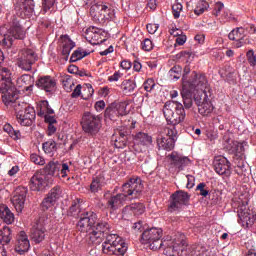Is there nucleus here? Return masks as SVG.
Here are the masks:
<instances>
[{
	"mask_svg": "<svg viewBox=\"0 0 256 256\" xmlns=\"http://www.w3.org/2000/svg\"><path fill=\"white\" fill-rule=\"evenodd\" d=\"M3 130L8 133V135L10 137H12V139H21L22 137V133L19 129H15L13 127V125H10V123H5V125L3 126Z\"/></svg>",
	"mask_w": 256,
	"mask_h": 256,
	"instance_id": "nucleus-36",
	"label": "nucleus"
},
{
	"mask_svg": "<svg viewBox=\"0 0 256 256\" xmlns=\"http://www.w3.org/2000/svg\"><path fill=\"white\" fill-rule=\"evenodd\" d=\"M49 184V176L42 172H36L30 180L31 190H43Z\"/></svg>",
	"mask_w": 256,
	"mask_h": 256,
	"instance_id": "nucleus-21",
	"label": "nucleus"
},
{
	"mask_svg": "<svg viewBox=\"0 0 256 256\" xmlns=\"http://www.w3.org/2000/svg\"><path fill=\"white\" fill-rule=\"evenodd\" d=\"M189 243L185 233L177 231L172 237V245L165 246L166 256H187V247Z\"/></svg>",
	"mask_w": 256,
	"mask_h": 256,
	"instance_id": "nucleus-8",
	"label": "nucleus"
},
{
	"mask_svg": "<svg viewBox=\"0 0 256 256\" xmlns=\"http://www.w3.org/2000/svg\"><path fill=\"white\" fill-rule=\"evenodd\" d=\"M86 56H89V52H86L82 48H78L71 55L70 62H78V60H83Z\"/></svg>",
	"mask_w": 256,
	"mask_h": 256,
	"instance_id": "nucleus-41",
	"label": "nucleus"
},
{
	"mask_svg": "<svg viewBox=\"0 0 256 256\" xmlns=\"http://www.w3.org/2000/svg\"><path fill=\"white\" fill-rule=\"evenodd\" d=\"M24 108L22 111V125L29 127L33 125L36 119V111L34 107H30L27 103H24Z\"/></svg>",
	"mask_w": 256,
	"mask_h": 256,
	"instance_id": "nucleus-25",
	"label": "nucleus"
},
{
	"mask_svg": "<svg viewBox=\"0 0 256 256\" xmlns=\"http://www.w3.org/2000/svg\"><path fill=\"white\" fill-rule=\"evenodd\" d=\"M93 94L94 88L92 84H86L83 88L82 99H84V101H88V99H91V97H93Z\"/></svg>",
	"mask_w": 256,
	"mask_h": 256,
	"instance_id": "nucleus-46",
	"label": "nucleus"
},
{
	"mask_svg": "<svg viewBox=\"0 0 256 256\" xmlns=\"http://www.w3.org/2000/svg\"><path fill=\"white\" fill-rule=\"evenodd\" d=\"M182 9L183 5L181 3H176L172 6V13L174 15V19H179Z\"/></svg>",
	"mask_w": 256,
	"mask_h": 256,
	"instance_id": "nucleus-49",
	"label": "nucleus"
},
{
	"mask_svg": "<svg viewBox=\"0 0 256 256\" xmlns=\"http://www.w3.org/2000/svg\"><path fill=\"white\" fill-rule=\"evenodd\" d=\"M187 41V35H182V30L179 29V35L176 37V43L177 45H184Z\"/></svg>",
	"mask_w": 256,
	"mask_h": 256,
	"instance_id": "nucleus-56",
	"label": "nucleus"
},
{
	"mask_svg": "<svg viewBox=\"0 0 256 256\" xmlns=\"http://www.w3.org/2000/svg\"><path fill=\"white\" fill-rule=\"evenodd\" d=\"M145 211V205L143 203H133L132 205H127L122 211V217L124 219H129L133 215H143Z\"/></svg>",
	"mask_w": 256,
	"mask_h": 256,
	"instance_id": "nucleus-24",
	"label": "nucleus"
},
{
	"mask_svg": "<svg viewBox=\"0 0 256 256\" xmlns=\"http://www.w3.org/2000/svg\"><path fill=\"white\" fill-rule=\"evenodd\" d=\"M195 40L198 41V43H204L205 42L204 33H197V35H195Z\"/></svg>",
	"mask_w": 256,
	"mask_h": 256,
	"instance_id": "nucleus-64",
	"label": "nucleus"
},
{
	"mask_svg": "<svg viewBox=\"0 0 256 256\" xmlns=\"http://www.w3.org/2000/svg\"><path fill=\"white\" fill-rule=\"evenodd\" d=\"M82 92V84H77L76 88H74L73 92L71 93L72 99H77V97H80Z\"/></svg>",
	"mask_w": 256,
	"mask_h": 256,
	"instance_id": "nucleus-55",
	"label": "nucleus"
},
{
	"mask_svg": "<svg viewBox=\"0 0 256 256\" xmlns=\"http://www.w3.org/2000/svg\"><path fill=\"white\" fill-rule=\"evenodd\" d=\"M105 107H106L105 101H97L95 103V109L98 112L103 111L105 109Z\"/></svg>",
	"mask_w": 256,
	"mask_h": 256,
	"instance_id": "nucleus-61",
	"label": "nucleus"
},
{
	"mask_svg": "<svg viewBox=\"0 0 256 256\" xmlns=\"http://www.w3.org/2000/svg\"><path fill=\"white\" fill-rule=\"evenodd\" d=\"M12 237L13 235L10 227L5 225L3 229H0V243H2L3 247H5V244L10 243Z\"/></svg>",
	"mask_w": 256,
	"mask_h": 256,
	"instance_id": "nucleus-34",
	"label": "nucleus"
},
{
	"mask_svg": "<svg viewBox=\"0 0 256 256\" xmlns=\"http://www.w3.org/2000/svg\"><path fill=\"white\" fill-rule=\"evenodd\" d=\"M37 60L38 56L35 54L34 50H22L19 54L17 65L22 70L29 72L32 70V66L35 64V62H37Z\"/></svg>",
	"mask_w": 256,
	"mask_h": 256,
	"instance_id": "nucleus-14",
	"label": "nucleus"
},
{
	"mask_svg": "<svg viewBox=\"0 0 256 256\" xmlns=\"http://www.w3.org/2000/svg\"><path fill=\"white\" fill-rule=\"evenodd\" d=\"M181 97L183 99L185 109H191L193 105L192 92L186 86H183L181 90Z\"/></svg>",
	"mask_w": 256,
	"mask_h": 256,
	"instance_id": "nucleus-33",
	"label": "nucleus"
},
{
	"mask_svg": "<svg viewBox=\"0 0 256 256\" xmlns=\"http://www.w3.org/2000/svg\"><path fill=\"white\" fill-rule=\"evenodd\" d=\"M87 233L92 243H101L103 237H105V232L102 230L101 225H90Z\"/></svg>",
	"mask_w": 256,
	"mask_h": 256,
	"instance_id": "nucleus-28",
	"label": "nucleus"
},
{
	"mask_svg": "<svg viewBox=\"0 0 256 256\" xmlns=\"http://www.w3.org/2000/svg\"><path fill=\"white\" fill-rule=\"evenodd\" d=\"M182 70V66H173L168 72L169 78L171 80H179L182 76Z\"/></svg>",
	"mask_w": 256,
	"mask_h": 256,
	"instance_id": "nucleus-43",
	"label": "nucleus"
},
{
	"mask_svg": "<svg viewBox=\"0 0 256 256\" xmlns=\"http://www.w3.org/2000/svg\"><path fill=\"white\" fill-rule=\"evenodd\" d=\"M223 9H224V3H221V2L215 3L213 14L216 17H218V15H220V13H221V11H223Z\"/></svg>",
	"mask_w": 256,
	"mask_h": 256,
	"instance_id": "nucleus-57",
	"label": "nucleus"
},
{
	"mask_svg": "<svg viewBox=\"0 0 256 256\" xmlns=\"http://www.w3.org/2000/svg\"><path fill=\"white\" fill-rule=\"evenodd\" d=\"M62 194V188L61 186H53L51 190L48 192L47 196L42 200L41 208L43 211H48V209H51L60 199V196Z\"/></svg>",
	"mask_w": 256,
	"mask_h": 256,
	"instance_id": "nucleus-18",
	"label": "nucleus"
},
{
	"mask_svg": "<svg viewBox=\"0 0 256 256\" xmlns=\"http://www.w3.org/2000/svg\"><path fill=\"white\" fill-rule=\"evenodd\" d=\"M83 200L82 198H76L68 211V215L79 219V225H95L97 223V215L92 211H83Z\"/></svg>",
	"mask_w": 256,
	"mask_h": 256,
	"instance_id": "nucleus-7",
	"label": "nucleus"
},
{
	"mask_svg": "<svg viewBox=\"0 0 256 256\" xmlns=\"http://www.w3.org/2000/svg\"><path fill=\"white\" fill-rule=\"evenodd\" d=\"M143 86H144V88H145V90H146L147 92H151V90H153V88H155L156 82H155L154 78H148V79L144 82Z\"/></svg>",
	"mask_w": 256,
	"mask_h": 256,
	"instance_id": "nucleus-51",
	"label": "nucleus"
},
{
	"mask_svg": "<svg viewBox=\"0 0 256 256\" xmlns=\"http://www.w3.org/2000/svg\"><path fill=\"white\" fill-rule=\"evenodd\" d=\"M90 13L94 19L100 22L115 19V9L108 5H93Z\"/></svg>",
	"mask_w": 256,
	"mask_h": 256,
	"instance_id": "nucleus-13",
	"label": "nucleus"
},
{
	"mask_svg": "<svg viewBox=\"0 0 256 256\" xmlns=\"http://www.w3.org/2000/svg\"><path fill=\"white\" fill-rule=\"evenodd\" d=\"M210 5L207 1H198L194 13L196 15H202L209 9Z\"/></svg>",
	"mask_w": 256,
	"mask_h": 256,
	"instance_id": "nucleus-44",
	"label": "nucleus"
},
{
	"mask_svg": "<svg viewBox=\"0 0 256 256\" xmlns=\"http://www.w3.org/2000/svg\"><path fill=\"white\" fill-rule=\"evenodd\" d=\"M57 0H43V12L47 13L52 7H54Z\"/></svg>",
	"mask_w": 256,
	"mask_h": 256,
	"instance_id": "nucleus-52",
	"label": "nucleus"
},
{
	"mask_svg": "<svg viewBox=\"0 0 256 256\" xmlns=\"http://www.w3.org/2000/svg\"><path fill=\"white\" fill-rule=\"evenodd\" d=\"M46 123L48 124V135H54L57 131L56 123L57 119L54 117V113H50L48 117H46Z\"/></svg>",
	"mask_w": 256,
	"mask_h": 256,
	"instance_id": "nucleus-39",
	"label": "nucleus"
},
{
	"mask_svg": "<svg viewBox=\"0 0 256 256\" xmlns=\"http://www.w3.org/2000/svg\"><path fill=\"white\" fill-rule=\"evenodd\" d=\"M35 13V1L34 0H18L14 4V15L10 21V29L4 34L0 35V45L3 47H11L14 39H25L26 31L20 23L21 17H32Z\"/></svg>",
	"mask_w": 256,
	"mask_h": 256,
	"instance_id": "nucleus-2",
	"label": "nucleus"
},
{
	"mask_svg": "<svg viewBox=\"0 0 256 256\" xmlns=\"http://www.w3.org/2000/svg\"><path fill=\"white\" fill-rule=\"evenodd\" d=\"M45 170L50 176H58L60 174L62 178H66L70 172L68 164L61 165L59 162H49Z\"/></svg>",
	"mask_w": 256,
	"mask_h": 256,
	"instance_id": "nucleus-20",
	"label": "nucleus"
},
{
	"mask_svg": "<svg viewBox=\"0 0 256 256\" xmlns=\"http://www.w3.org/2000/svg\"><path fill=\"white\" fill-rule=\"evenodd\" d=\"M134 143L137 145L148 146L153 143V137L152 135H149V133H145L144 131H138V133L134 135Z\"/></svg>",
	"mask_w": 256,
	"mask_h": 256,
	"instance_id": "nucleus-31",
	"label": "nucleus"
},
{
	"mask_svg": "<svg viewBox=\"0 0 256 256\" xmlns=\"http://www.w3.org/2000/svg\"><path fill=\"white\" fill-rule=\"evenodd\" d=\"M194 252L197 254V256H201V253H204V251H206V247H204V245H195L193 247Z\"/></svg>",
	"mask_w": 256,
	"mask_h": 256,
	"instance_id": "nucleus-59",
	"label": "nucleus"
},
{
	"mask_svg": "<svg viewBox=\"0 0 256 256\" xmlns=\"http://www.w3.org/2000/svg\"><path fill=\"white\" fill-rule=\"evenodd\" d=\"M190 84L192 88H196L197 90L201 91L199 94H196V96H194V101L196 105H198V112L200 113V115L206 117L213 113L214 107L207 94V90H210V88L206 75L193 72V78Z\"/></svg>",
	"mask_w": 256,
	"mask_h": 256,
	"instance_id": "nucleus-4",
	"label": "nucleus"
},
{
	"mask_svg": "<svg viewBox=\"0 0 256 256\" xmlns=\"http://www.w3.org/2000/svg\"><path fill=\"white\" fill-rule=\"evenodd\" d=\"M128 115L127 103H115L105 109L104 116L112 121H115L117 117Z\"/></svg>",
	"mask_w": 256,
	"mask_h": 256,
	"instance_id": "nucleus-19",
	"label": "nucleus"
},
{
	"mask_svg": "<svg viewBox=\"0 0 256 256\" xmlns=\"http://www.w3.org/2000/svg\"><path fill=\"white\" fill-rule=\"evenodd\" d=\"M127 249V243L117 233L107 234L105 241L102 243V251L107 256H124Z\"/></svg>",
	"mask_w": 256,
	"mask_h": 256,
	"instance_id": "nucleus-6",
	"label": "nucleus"
},
{
	"mask_svg": "<svg viewBox=\"0 0 256 256\" xmlns=\"http://www.w3.org/2000/svg\"><path fill=\"white\" fill-rule=\"evenodd\" d=\"M35 84V78L31 74H22L17 80L18 88L26 90L27 92H32Z\"/></svg>",
	"mask_w": 256,
	"mask_h": 256,
	"instance_id": "nucleus-27",
	"label": "nucleus"
},
{
	"mask_svg": "<svg viewBox=\"0 0 256 256\" xmlns=\"http://www.w3.org/2000/svg\"><path fill=\"white\" fill-rule=\"evenodd\" d=\"M30 160L31 162H33L34 164H38L39 166H44V164L46 163L44 158H42V156H39L38 154H31Z\"/></svg>",
	"mask_w": 256,
	"mask_h": 256,
	"instance_id": "nucleus-50",
	"label": "nucleus"
},
{
	"mask_svg": "<svg viewBox=\"0 0 256 256\" xmlns=\"http://www.w3.org/2000/svg\"><path fill=\"white\" fill-rule=\"evenodd\" d=\"M51 113H55V111L50 107L49 101H40V103H38L37 115L43 117L45 123H47V117H49V114Z\"/></svg>",
	"mask_w": 256,
	"mask_h": 256,
	"instance_id": "nucleus-30",
	"label": "nucleus"
},
{
	"mask_svg": "<svg viewBox=\"0 0 256 256\" xmlns=\"http://www.w3.org/2000/svg\"><path fill=\"white\" fill-rule=\"evenodd\" d=\"M104 180H105L104 176H101V175L95 176L90 184L91 192L96 193V192H99L100 190H102Z\"/></svg>",
	"mask_w": 256,
	"mask_h": 256,
	"instance_id": "nucleus-35",
	"label": "nucleus"
},
{
	"mask_svg": "<svg viewBox=\"0 0 256 256\" xmlns=\"http://www.w3.org/2000/svg\"><path fill=\"white\" fill-rule=\"evenodd\" d=\"M214 170L220 176H231V162L224 156H216L213 162Z\"/></svg>",
	"mask_w": 256,
	"mask_h": 256,
	"instance_id": "nucleus-17",
	"label": "nucleus"
},
{
	"mask_svg": "<svg viewBox=\"0 0 256 256\" xmlns=\"http://www.w3.org/2000/svg\"><path fill=\"white\" fill-rule=\"evenodd\" d=\"M46 229L43 225H34L30 231V237L35 243H41L45 239Z\"/></svg>",
	"mask_w": 256,
	"mask_h": 256,
	"instance_id": "nucleus-29",
	"label": "nucleus"
},
{
	"mask_svg": "<svg viewBox=\"0 0 256 256\" xmlns=\"http://www.w3.org/2000/svg\"><path fill=\"white\" fill-rule=\"evenodd\" d=\"M164 117L170 125L161 127L157 137V145L159 149L171 151V149H174L178 139L176 125L185 121L186 111L182 103H166L164 107Z\"/></svg>",
	"mask_w": 256,
	"mask_h": 256,
	"instance_id": "nucleus-1",
	"label": "nucleus"
},
{
	"mask_svg": "<svg viewBox=\"0 0 256 256\" xmlns=\"http://www.w3.org/2000/svg\"><path fill=\"white\" fill-rule=\"evenodd\" d=\"M168 158L171 166H174L178 170H184L186 166L191 164V160L187 156H181L178 152H172Z\"/></svg>",
	"mask_w": 256,
	"mask_h": 256,
	"instance_id": "nucleus-22",
	"label": "nucleus"
},
{
	"mask_svg": "<svg viewBox=\"0 0 256 256\" xmlns=\"http://www.w3.org/2000/svg\"><path fill=\"white\" fill-rule=\"evenodd\" d=\"M155 44L149 37H146L141 41V48L144 50V52H151V50H154Z\"/></svg>",
	"mask_w": 256,
	"mask_h": 256,
	"instance_id": "nucleus-45",
	"label": "nucleus"
},
{
	"mask_svg": "<svg viewBox=\"0 0 256 256\" xmlns=\"http://www.w3.org/2000/svg\"><path fill=\"white\" fill-rule=\"evenodd\" d=\"M190 199L191 194H189V192L184 190H176V192H173L169 198V211H180V209H183V207L189 205Z\"/></svg>",
	"mask_w": 256,
	"mask_h": 256,
	"instance_id": "nucleus-12",
	"label": "nucleus"
},
{
	"mask_svg": "<svg viewBox=\"0 0 256 256\" xmlns=\"http://www.w3.org/2000/svg\"><path fill=\"white\" fill-rule=\"evenodd\" d=\"M121 87H122V90L126 93L134 92L135 88H137V84L135 80L128 79V80H123Z\"/></svg>",
	"mask_w": 256,
	"mask_h": 256,
	"instance_id": "nucleus-42",
	"label": "nucleus"
},
{
	"mask_svg": "<svg viewBox=\"0 0 256 256\" xmlns=\"http://www.w3.org/2000/svg\"><path fill=\"white\" fill-rule=\"evenodd\" d=\"M196 190H198L201 196H208V194L210 193V190L209 188H207V184H205V182H200L197 185Z\"/></svg>",
	"mask_w": 256,
	"mask_h": 256,
	"instance_id": "nucleus-48",
	"label": "nucleus"
},
{
	"mask_svg": "<svg viewBox=\"0 0 256 256\" xmlns=\"http://www.w3.org/2000/svg\"><path fill=\"white\" fill-rule=\"evenodd\" d=\"M28 189L25 186H18L11 198V202L18 213H22L25 207Z\"/></svg>",
	"mask_w": 256,
	"mask_h": 256,
	"instance_id": "nucleus-15",
	"label": "nucleus"
},
{
	"mask_svg": "<svg viewBox=\"0 0 256 256\" xmlns=\"http://www.w3.org/2000/svg\"><path fill=\"white\" fill-rule=\"evenodd\" d=\"M133 64L130 60H122L121 62V68L124 70H130L132 68Z\"/></svg>",
	"mask_w": 256,
	"mask_h": 256,
	"instance_id": "nucleus-62",
	"label": "nucleus"
},
{
	"mask_svg": "<svg viewBox=\"0 0 256 256\" xmlns=\"http://www.w3.org/2000/svg\"><path fill=\"white\" fill-rule=\"evenodd\" d=\"M49 223H51V219H49L46 213H43L42 215H40V217L36 221V225H47Z\"/></svg>",
	"mask_w": 256,
	"mask_h": 256,
	"instance_id": "nucleus-53",
	"label": "nucleus"
},
{
	"mask_svg": "<svg viewBox=\"0 0 256 256\" xmlns=\"http://www.w3.org/2000/svg\"><path fill=\"white\" fill-rule=\"evenodd\" d=\"M246 56L250 66H256V55L254 50H248Z\"/></svg>",
	"mask_w": 256,
	"mask_h": 256,
	"instance_id": "nucleus-54",
	"label": "nucleus"
},
{
	"mask_svg": "<svg viewBox=\"0 0 256 256\" xmlns=\"http://www.w3.org/2000/svg\"><path fill=\"white\" fill-rule=\"evenodd\" d=\"M60 41L62 44V57L64 60H68L71 51L74 49L76 45L75 41H73L71 37H69V35H61Z\"/></svg>",
	"mask_w": 256,
	"mask_h": 256,
	"instance_id": "nucleus-26",
	"label": "nucleus"
},
{
	"mask_svg": "<svg viewBox=\"0 0 256 256\" xmlns=\"http://www.w3.org/2000/svg\"><path fill=\"white\" fill-rule=\"evenodd\" d=\"M0 218L3 219L4 223L11 225L15 221V215L10 211L9 207H5L0 210Z\"/></svg>",
	"mask_w": 256,
	"mask_h": 256,
	"instance_id": "nucleus-38",
	"label": "nucleus"
},
{
	"mask_svg": "<svg viewBox=\"0 0 256 256\" xmlns=\"http://www.w3.org/2000/svg\"><path fill=\"white\" fill-rule=\"evenodd\" d=\"M160 25L158 23H148L147 25V30H148V33H156V31H158Z\"/></svg>",
	"mask_w": 256,
	"mask_h": 256,
	"instance_id": "nucleus-58",
	"label": "nucleus"
},
{
	"mask_svg": "<svg viewBox=\"0 0 256 256\" xmlns=\"http://www.w3.org/2000/svg\"><path fill=\"white\" fill-rule=\"evenodd\" d=\"M228 37L229 39L237 43L238 39H242V37H245L244 27H236V29H232V31H230V33L228 34Z\"/></svg>",
	"mask_w": 256,
	"mask_h": 256,
	"instance_id": "nucleus-40",
	"label": "nucleus"
},
{
	"mask_svg": "<svg viewBox=\"0 0 256 256\" xmlns=\"http://www.w3.org/2000/svg\"><path fill=\"white\" fill-rule=\"evenodd\" d=\"M82 129L88 135H97L99 133L102 123L99 115H94L90 111H86L81 120Z\"/></svg>",
	"mask_w": 256,
	"mask_h": 256,
	"instance_id": "nucleus-10",
	"label": "nucleus"
},
{
	"mask_svg": "<svg viewBox=\"0 0 256 256\" xmlns=\"http://www.w3.org/2000/svg\"><path fill=\"white\" fill-rule=\"evenodd\" d=\"M249 203V198H244V196L239 197V205L237 208L238 215V223H242L243 225H253L256 223V213H251L249 209H247V205Z\"/></svg>",
	"mask_w": 256,
	"mask_h": 256,
	"instance_id": "nucleus-11",
	"label": "nucleus"
},
{
	"mask_svg": "<svg viewBox=\"0 0 256 256\" xmlns=\"http://www.w3.org/2000/svg\"><path fill=\"white\" fill-rule=\"evenodd\" d=\"M162 235L163 229H161V227H150V229L143 231L142 239L147 241L150 249H153V251H157V249H161V247H164L165 251L167 241L161 239Z\"/></svg>",
	"mask_w": 256,
	"mask_h": 256,
	"instance_id": "nucleus-9",
	"label": "nucleus"
},
{
	"mask_svg": "<svg viewBox=\"0 0 256 256\" xmlns=\"http://www.w3.org/2000/svg\"><path fill=\"white\" fill-rule=\"evenodd\" d=\"M30 246L31 244L27 233H25V231H20L15 242V251L20 253V255H23V253L29 251Z\"/></svg>",
	"mask_w": 256,
	"mask_h": 256,
	"instance_id": "nucleus-23",
	"label": "nucleus"
},
{
	"mask_svg": "<svg viewBox=\"0 0 256 256\" xmlns=\"http://www.w3.org/2000/svg\"><path fill=\"white\" fill-rule=\"evenodd\" d=\"M57 149V143L54 139H49L43 143V150L45 151V154H48V156H54Z\"/></svg>",
	"mask_w": 256,
	"mask_h": 256,
	"instance_id": "nucleus-37",
	"label": "nucleus"
},
{
	"mask_svg": "<svg viewBox=\"0 0 256 256\" xmlns=\"http://www.w3.org/2000/svg\"><path fill=\"white\" fill-rule=\"evenodd\" d=\"M224 149L228 151V154H234L237 158H241L245 152L244 143L240 141H235L227 135H224Z\"/></svg>",
	"mask_w": 256,
	"mask_h": 256,
	"instance_id": "nucleus-16",
	"label": "nucleus"
},
{
	"mask_svg": "<svg viewBox=\"0 0 256 256\" xmlns=\"http://www.w3.org/2000/svg\"><path fill=\"white\" fill-rule=\"evenodd\" d=\"M62 84L67 92H70L74 86L71 76H64L62 78Z\"/></svg>",
	"mask_w": 256,
	"mask_h": 256,
	"instance_id": "nucleus-47",
	"label": "nucleus"
},
{
	"mask_svg": "<svg viewBox=\"0 0 256 256\" xmlns=\"http://www.w3.org/2000/svg\"><path fill=\"white\" fill-rule=\"evenodd\" d=\"M143 190V184L139 178H130L127 182L122 184V192L110 196L107 200V206L112 211H116L120 207H123L127 197L131 196V199H137Z\"/></svg>",
	"mask_w": 256,
	"mask_h": 256,
	"instance_id": "nucleus-5",
	"label": "nucleus"
},
{
	"mask_svg": "<svg viewBox=\"0 0 256 256\" xmlns=\"http://www.w3.org/2000/svg\"><path fill=\"white\" fill-rule=\"evenodd\" d=\"M40 88H44L47 92L51 91L56 86V81L51 76H42L36 82Z\"/></svg>",
	"mask_w": 256,
	"mask_h": 256,
	"instance_id": "nucleus-32",
	"label": "nucleus"
},
{
	"mask_svg": "<svg viewBox=\"0 0 256 256\" xmlns=\"http://www.w3.org/2000/svg\"><path fill=\"white\" fill-rule=\"evenodd\" d=\"M121 73L120 72H114V74H112V76H109L108 77V80L110 81V82H115V81H118L119 80V78H121Z\"/></svg>",
	"mask_w": 256,
	"mask_h": 256,
	"instance_id": "nucleus-63",
	"label": "nucleus"
},
{
	"mask_svg": "<svg viewBox=\"0 0 256 256\" xmlns=\"http://www.w3.org/2000/svg\"><path fill=\"white\" fill-rule=\"evenodd\" d=\"M0 90H2V101L7 107H12L16 113V119L23 125V111L25 103L19 101V94L11 81V70L0 68Z\"/></svg>",
	"mask_w": 256,
	"mask_h": 256,
	"instance_id": "nucleus-3",
	"label": "nucleus"
},
{
	"mask_svg": "<svg viewBox=\"0 0 256 256\" xmlns=\"http://www.w3.org/2000/svg\"><path fill=\"white\" fill-rule=\"evenodd\" d=\"M245 43H251L250 39H245V37H241V39H238L236 41L235 47H243Z\"/></svg>",
	"mask_w": 256,
	"mask_h": 256,
	"instance_id": "nucleus-60",
	"label": "nucleus"
}]
</instances>
